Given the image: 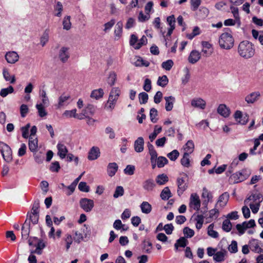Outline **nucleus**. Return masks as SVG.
Segmentation results:
<instances>
[{
	"instance_id": "nucleus-1",
	"label": "nucleus",
	"mask_w": 263,
	"mask_h": 263,
	"mask_svg": "<svg viewBox=\"0 0 263 263\" xmlns=\"http://www.w3.org/2000/svg\"><path fill=\"white\" fill-rule=\"evenodd\" d=\"M238 52L241 57L249 59L254 55L255 49L251 42L248 41H243L238 45Z\"/></svg>"
},
{
	"instance_id": "nucleus-2",
	"label": "nucleus",
	"mask_w": 263,
	"mask_h": 263,
	"mask_svg": "<svg viewBox=\"0 0 263 263\" xmlns=\"http://www.w3.org/2000/svg\"><path fill=\"white\" fill-rule=\"evenodd\" d=\"M251 175V172L247 168H243L239 171L233 173L229 178V181L236 184L241 182L248 179Z\"/></svg>"
},
{
	"instance_id": "nucleus-3",
	"label": "nucleus",
	"mask_w": 263,
	"mask_h": 263,
	"mask_svg": "<svg viewBox=\"0 0 263 263\" xmlns=\"http://www.w3.org/2000/svg\"><path fill=\"white\" fill-rule=\"evenodd\" d=\"M234 43V39L232 34L223 32L220 35L219 44L221 48L229 50L233 47Z\"/></svg>"
},
{
	"instance_id": "nucleus-4",
	"label": "nucleus",
	"mask_w": 263,
	"mask_h": 263,
	"mask_svg": "<svg viewBox=\"0 0 263 263\" xmlns=\"http://www.w3.org/2000/svg\"><path fill=\"white\" fill-rule=\"evenodd\" d=\"M120 94V90L117 87H114L111 90L108 100L105 105V107L108 109L112 110L115 108Z\"/></svg>"
},
{
	"instance_id": "nucleus-5",
	"label": "nucleus",
	"mask_w": 263,
	"mask_h": 263,
	"mask_svg": "<svg viewBox=\"0 0 263 263\" xmlns=\"http://www.w3.org/2000/svg\"><path fill=\"white\" fill-rule=\"evenodd\" d=\"M177 194L179 196H181L183 192L187 189V175L184 174L181 177H178L177 179Z\"/></svg>"
},
{
	"instance_id": "nucleus-6",
	"label": "nucleus",
	"mask_w": 263,
	"mask_h": 263,
	"mask_svg": "<svg viewBox=\"0 0 263 263\" xmlns=\"http://www.w3.org/2000/svg\"><path fill=\"white\" fill-rule=\"evenodd\" d=\"M1 152L4 159L7 162L12 160V152L10 147L7 144L0 142Z\"/></svg>"
},
{
	"instance_id": "nucleus-7",
	"label": "nucleus",
	"mask_w": 263,
	"mask_h": 263,
	"mask_svg": "<svg viewBox=\"0 0 263 263\" xmlns=\"http://www.w3.org/2000/svg\"><path fill=\"white\" fill-rule=\"evenodd\" d=\"M80 205L85 212H89L94 206V202L92 199L83 198L80 200Z\"/></svg>"
},
{
	"instance_id": "nucleus-8",
	"label": "nucleus",
	"mask_w": 263,
	"mask_h": 263,
	"mask_svg": "<svg viewBox=\"0 0 263 263\" xmlns=\"http://www.w3.org/2000/svg\"><path fill=\"white\" fill-rule=\"evenodd\" d=\"M190 206L197 211L200 208V200L197 194H192L190 197Z\"/></svg>"
},
{
	"instance_id": "nucleus-9",
	"label": "nucleus",
	"mask_w": 263,
	"mask_h": 263,
	"mask_svg": "<svg viewBox=\"0 0 263 263\" xmlns=\"http://www.w3.org/2000/svg\"><path fill=\"white\" fill-rule=\"evenodd\" d=\"M234 118L236 121L242 125L246 124L249 121V116L248 114L242 115L240 110H237L234 114Z\"/></svg>"
},
{
	"instance_id": "nucleus-10",
	"label": "nucleus",
	"mask_w": 263,
	"mask_h": 263,
	"mask_svg": "<svg viewBox=\"0 0 263 263\" xmlns=\"http://www.w3.org/2000/svg\"><path fill=\"white\" fill-rule=\"evenodd\" d=\"M260 96L261 95L259 91H254L245 97V101L248 104H253L259 99Z\"/></svg>"
},
{
	"instance_id": "nucleus-11",
	"label": "nucleus",
	"mask_w": 263,
	"mask_h": 263,
	"mask_svg": "<svg viewBox=\"0 0 263 263\" xmlns=\"http://www.w3.org/2000/svg\"><path fill=\"white\" fill-rule=\"evenodd\" d=\"M100 155V149L98 147H92L88 152V159L89 160H95L97 159Z\"/></svg>"
},
{
	"instance_id": "nucleus-12",
	"label": "nucleus",
	"mask_w": 263,
	"mask_h": 263,
	"mask_svg": "<svg viewBox=\"0 0 263 263\" xmlns=\"http://www.w3.org/2000/svg\"><path fill=\"white\" fill-rule=\"evenodd\" d=\"M69 48L62 47L59 52V58L61 61L65 63L69 58Z\"/></svg>"
},
{
	"instance_id": "nucleus-13",
	"label": "nucleus",
	"mask_w": 263,
	"mask_h": 263,
	"mask_svg": "<svg viewBox=\"0 0 263 263\" xmlns=\"http://www.w3.org/2000/svg\"><path fill=\"white\" fill-rule=\"evenodd\" d=\"M5 57L7 62L10 64L16 63L19 59L18 54L15 51H9L6 53Z\"/></svg>"
},
{
	"instance_id": "nucleus-14",
	"label": "nucleus",
	"mask_w": 263,
	"mask_h": 263,
	"mask_svg": "<svg viewBox=\"0 0 263 263\" xmlns=\"http://www.w3.org/2000/svg\"><path fill=\"white\" fill-rule=\"evenodd\" d=\"M156 186L154 180L152 178L146 179L142 184L143 189L147 192L152 191Z\"/></svg>"
},
{
	"instance_id": "nucleus-15",
	"label": "nucleus",
	"mask_w": 263,
	"mask_h": 263,
	"mask_svg": "<svg viewBox=\"0 0 263 263\" xmlns=\"http://www.w3.org/2000/svg\"><path fill=\"white\" fill-rule=\"evenodd\" d=\"M200 58V53L196 50H193L191 52L188 57V61L190 63L194 64L197 63Z\"/></svg>"
},
{
	"instance_id": "nucleus-16",
	"label": "nucleus",
	"mask_w": 263,
	"mask_h": 263,
	"mask_svg": "<svg viewBox=\"0 0 263 263\" xmlns=\"http://www.w3.org/2000/svg\"><path fill=\"white\" fill-rule=\"evenodd\" d=\"M259 241L257 239H253L249 242L251 250L255 253H260L262 249L259 247Z\"/></svg>"
},
{
	"instance_id": "nucleus-17",
	"label": "nucleus",
	"mask_w": 263,
	"mask_h": 263,
	"mask_svg": "<svg viewBox=\"0 0 263 263\" xmlns=\"http://www.w3.org/2000/svg\"><path fill=\"white\" fill-rule=\"evenodd\" d=\"M144 139L142 137H138L134 142V149L137 153H141L144 149Z\"/></svg>"
},
{
	"instance_id": "nucleus-18",
	"label": "nucleus",
	"mask_w": 263,
	"mask_h": 263,
	"mask_svg": "<svg viewBox=\"0 0 263 263\" xmlns=\"http://www.w3.org/2000/svg\"><path fill=\"white\" fill-rule=\"evenodd\" d=\"M192 106L203 109L205 107L206 102L201 98L194 99L191 101Z\"/></svg>"
},
{
	"instance_id": "nucleus-19",
	"label": "nucleus",
	"mask_w": 263,
	"mask_h": 263,
	"mask_svg": "<svg viewBox=\"0 0 263 263\" xmlns=\"http://www.w3.org/2000/svg\"><path fill=\"white\" fill-rule=\"evenodd\" d=\"M38 140L37 138H33L32 137H29L28 146L29 150L34 153L37 151L38 147Z\"/></svg>"
},
{
	"instance_id": "nucleus-20",
	"label": "nucleus",
	"mask_w": 263,
	"mask_h": 263,
	"mask_svg": "<svg viewBox=\"0 0 263 263\" xmlns=\"http://www.w3.org/2000/svg\"><path fill=\"white\" fill-rule=\"evenodd\" d=\"M118 169V166L116 162L109 163L107 167V174L109 176H114Z\"/></svg>"
},
{
	"instance_id": "nucleus-21",
	"label": "nucleus",
	"mask_w": 263,
	"mask_h": 263,
	"mask_svg": "<svg viewBox=\"0 0 263 263\" xmlns=\"http://www.w3.org/2000/svg\"><path fill=\"white\" fill-rule=\"evenodd\" d=\"M57 148L58 149V155L59 157L61 159L65 158L68 153V149L66 146L63 144L58 143Z\"/></svg>"
},
{
	"instance_id": "nucleus-22",
	"label": "nucleus",
	"mask_w": 263,
	"mask_h": 263,
	"mask_svg": "<svg viewBox=\"0 0 263 263\" xmlns=\"http://www.w3.org/2000/svg\"><path fill=\"white\" fill-rule=\"evenodd\" d=\"M122 28H123V22L122 21H119L117 22L115 29L114 31V34L116 40H118L122 36Z\"/></svg>"
},
{
	"instance_id": "nucleus-23",
	"label": "nucleus",
	"mask_w": 263,
	"mask_h": 263,
	"mask_svg": "<svg viewBox=\"0 0 263 263\" xmlns=\"http://www.w3.org/2000/svg\"><path fill=\"white\" fill-rule=\"evenodd\" d=\"M155 181L157 184L163 185L168 181V177L165 174H159L156 177Z\"/></svg>"
},
{
	"instance_id": "nucleus-24",
	"label": "nucleus",
	"mask_w": 263,
	"mask_h": 263,
	"mask_svg": "<svg viewBox=\"0 0 263 263\" xmlns=\"http://www.w3.org/2000/svg\"><path fill=\"white\" fill-rule=\"evenodd\" d=\"M30 228L29 222H28V219H26L22 228V236L23 237L28 238L30 232Z\"/></svg>"
},
{
	"instance_id": "nucleus-25",
	"label": "nucleus",
	"mask_w": 263,
	"mask_h": 263,
	"mask_svg": "<svg viewBox=\"0 0 263 263\" xmlns=\"http://www.w3.org/2000/svg\"><path fill=\"white\" fill-rule=\"evenodd\" d=\"M39 213L31 212L30 213H28L27 215V219H28V222H29L30 224L31 222L33 224H37L39 221Z\"/></svg>"
},
{
	"instance_id": "nucleus-26",
	"label": "nucleus",
	"mask_w": 263,
	"mask_h": 263,
	"mask_svg": "<svg viewBox=\"0 0 263 263\" xmlns=\"http://www.w3.org/2000/svg\"><path fill=\"white\" fill-rule=\"evenodd\" d=\"M202 197L206 199L203 201V204L206 206L208 205L209 202L211 201L213 196L211 192H210L206 187H203L202 190Z\"/></svg>"
},
{
	"instance_id": "nucleus-27",
	"label": "nucleus",
	"mask_w": 263,
	"mask_h": 263,
	"mask_svg": "<svg viewBox=\"0 0 263 263\" xmlns=\"http://www.w3.org/2000/svg\"><path fill=\"white\" fill-rule=\"evenodd\" d=\"M217 112L223 117H228L229 116L230 112L228 108L225 104H220L217 108Z\"/></svg>"
},
{
	"instance_id": "nucleus-28",
	"label": "nucleus",
	"mask_w": 263,
	"mask_h": 263,
	"mask_svg": "<svg viewBox=\"0 0 263 263\" xmlns=\"http://www.w3.org/2000/svg\"><path fill=\"white\" fill-rule=\"evenodd\" d=\"M164 99L166 101L165 109L167 111H171L173 107L174 102L175 100V98L173 96L165 97Z\"/></svg>"
},
{
	"instance_id": "nucleus-29",
	"label": "nucleus",
	"mask_w": 263,
	"mask_h": 263,
	"mask_svg": "<svg viewBox=\"0 0 263 263\" xmlns=\"http://www.w3.org/2000/svg\"><path fill=\"white\" fill-rule=\"evenodd\" d=\"M104 91L102 88L93 90L90 94V97L96 100L103 98Z\"/></svg>"
},
{
	"instance_id": "nucleus-30",
	"label": "nucleus",
	"mask_w": 263,
	"mask_h": 263,
	"mask_svg": "<svg viewBox=\"0 0 263 263\" xmlns=\"http://www.w3.org/2000/svg\"><path fill=\"white\" fill-rule=\"evenodd\" d=\"M96 111V107L92 104H88L87 106L83 109V112L85 115V117L93 116Z\"/></svg>"
},
{
	"instance_id": "nucleus-31",
	"label": "nucleus",
	"mask_w": 263,
	"mask_h": 263,
	"mask_svg": "<svg viewBox=\"0 0 263 263\" xmlns=\"http://www.w3.org/2000/svg\"><path fill=\"white\" fill-rule=\"evenodd\" d=\"M229 194L228 192L223 193L219 196L217 203H219L220 206H225L229 200Z\"/></svg>"
},
{
	"instance_id": "nucleus-32",
	"label": "nucleus",
	"mask_w": 263,
	"mask_h": 263,
	"mask_svg": "<svg viewBox=\"0 0 263 263\" xmlns=\"http://www.w3.org/2000/svg\"><path fill=\"white\" fill-rule=\"evenodd\" d=\"M172 196V193L167 186L164 187L160 194V197L163 200H167Z\"/></svg>"
},
{
	"instance_id": "nucleus-33",
	"label": "nucleus",
	"mask_w": 263,
	"mask_h": 263,
	"mask_svg": "<svg viewBox=\"0 0 263 263\" xmlns=\"http://www.w3.org/2000/svg\"><path fill=\"white\" fill-rule=\"evenodd\" d=\"M140 208L142 212L146 214L150 213L152 210L151 204L147 201H143L140 205Z\"/></svg>"
},
{
	"instance_id": "nucleus-34",
	"label": "nucleus",
	"mask_w": 263,
	"mask_h": 263,
	"mask_svg": "<svg viewBox=\"0 0 263 263\" xmlns=\"http://www.w3.org/2000/svg\"><path fill=\"white\" fill-rule=\"evenodd\" d=\"M180 163L184 167H189L190 166V154H189V153H184L183 157L181 159Z\"/></svg>"
},
{
	"instance_id": "nucleus-35",
	"label": "nucleus",
	"mask_w": 263,
	"mask_h": 263,
	"mask_svg": "<svg viewBox=\"0 0 263 263\" xmlns=\"http://www.w3.org/2000/svg\"><path fill=\"white\" fill-rule=\"evenodd\" d=\"M162 131V127L158 125L154 127V132L149 135V139L151 142H153L157 137V135Z\"/></svg>"
},
{
	"instance_id": "nucleus-36",
	"label": "nucleus",
	"mask_w": 263,
	"mask_h": 263,
	"mask_svg": "<svg viewBox=\"0 0 263 263\" xmlns=\"http://www.w3.org/2000/svg\"><path fill=\"white\" fill-rule=\"evenodd\" d=\"M184 153H189V154L192 153L194 149V143L192 140H189L184 145Z\"/></svg>"
},
{
	"instance_id": "nucleus-37",
	"label": "nucleus",
	"mask_w": 263,
	"mask_h": 263,
	"mask_svg": "<svg viewBox=\"0 0 263 263\" xmlns=\"http://www.w3.org/2000/svg\"><path fill=\"white\" fill-rule=\"evenodd\" d=\"M188 243L187 240L184 237H181L178 239L174 245V247L176 250L178 249V247L184 248Z\"/></svg>"
},
{
	"instance_id": "nucleus-38",
	"label": "nucleus",
	"mask_w": 263,
	"mask_h": 263,
	"mask_svg": "<svg viewBox=\"0 0 263 263\" xmlns=\"http://www.w3.org/2000/svg\"><path fill=\"white\" fill-rule=\"evenodd\" d=\"M238 163V161L237 159H235L233 161V162L231 163L230 166H229L228 170L226 172V175L227 176H230L234 171V168L236 167Z\"/></svg>"
},
{
	"instance_id": "nucleus-39",
	"label": "nucleus",
	"mask_w": 263,
	"mask_h": 263,
	"mask_svg": "<svg viewBox=\"0 0 263 263\" xmlns=\"http://www.w3.org/2000/svg\"><path fill=\"white\" fill-rule=\"evenodd\" d=\"M158 116V111L155 108H152L150 110L149 112V116L150 119L152 122L156 123L158 121V118L157 117Z\"/></svg>"
},
{
	"instance_id": "nucleus-40",
	"label": "nucleus",
	"mask_w": 263,
	"mask_h": 263,
	"mask_svg": "<svg viewBox=\"0 0 263 263\" xmlns=\"http://www.w3.org/2000/svg\"><path fill=\"white\" fill-rule=\"evenodd\" d=\"M213 228L214 224L213 223L210 224L208 228V234L211 237L214 238H217L219 236L218 233L217 231H214Z\"/></svg>"
},
{
	"instance_id": "nucleus-41",
	"label": "nucleus",
	"mask_w": 263,
	"mask_h": 263,
	"mask_svg": "<svg viewBox=\"0 0 263 263\" xmlns=\"http://www.w3.org/2000/svg\"><path fill=\"white\" fill-rule=\"evenodd\" d=\"M168 82V79L166 76L164 75L162 77H159L157 81V84L161 87H165Z\"/></svg>"
},
{
	"instance_id": "nucleus-42",
	"label": "nucleus",
	"mask_w": 263,
	"mask_h": 263,
	"mask_svg": "<svg viewBox=\"0 0 263 263\" xmlns=\"http://www.w3.org/2000/svg\"><path fill=\"white\" fill-rule=\"evenodd\" d=\"M117 80V74L114 71H111L109 73L108 79H107V83L108 84L112 86H113Z\"/></svg>"
},
{
	"instance_id": "nucleus-43",
	"label": "nucleus",
	"mask_w": 263,
	"mask_h": 263,
	"mask_svg": "<svg viewBox=\"0 0 263 263\" xmlns=\"http://www.w3.org/2000/svg\"><path fill=\"white\" fill-rule=\"evenodd\" d=\"M14 91L13 87L9 86L6 88H3L0 91V95L2 97H6L8 94L11 93Z\"/></svg>"
},
{
	"instance_id": "nucleus-44",
	"label": "nucleus",
	"mask_w": 263,
	"mask_h": 263,
	"mask_svg": "<svg viewBox=\"0 0 263 263\" xmlns=\"http://www.w3.org/2000/svg\"><path fill=\"white\" fill-rule=\"evenodd\" d=\"M232 223L229 219H225L222 223V230L227 232H230L232 229Z\"/></svg>"
},
{
	"instance_id": "nucleus-45",
	"label": "nucleus",
	"mask_w": 263,
	"mask_h": 263,
	"mask_svg": "<svg viewBox=\"0 0 263 263\" xmlns=\"http://www.w3.org/2000/svg\"><path fill=\"white\" fill-rule=\"evenodd\" d=\"M70 16H66L64 18L63 21V29L69 30L71 28V23L70 22Z\"/></svg>"
},
{
	"instance_id": "nucleus-46",
	"label": "nucleus",
	"mask_w": 263,
	"mask_h": 263,
	"mask_svg": "<svg viewBox=\"0 0 263 263\" xmlns=\"http://www.w3.org/2000/svg\"><path fill=\"white\" fill-rule=\"evenodd\" d=\"M150 63L149 62L147 61H144L142 58L141 57H138L137 61L135 62V66L137 67H141V66H145L148 67L149 66Z\"/></svg>"
},
{
	"instance_id": "nucleus-47",
	"label": "nucleus",
	"mask_w": 263,
	"mask_h": 263,
	"mask_svg": "<svg viewBox=\"0 0 263 263\" xmlns=\"http://www.w3.org/2000/svg\"><path fill=\"white\" fill-rule=\"evenodd\" d=\"M168 163L167 159L163 156H160L157 158V164L159 168L163 167L165 164Z\"/></svg>"
},
{
	"instance_id": "nucleus-48",
	"label": "nucleus",
	"mask_w": 263,
	"mask_h": 263,
	"mask_svg": "<svg viewBox=\"0 0 263 263\" xmlns=\"http://www.w3.org/2000/svg\"><path fill=\"white\" fill-rule=\"evenodd\" d=\"M70 98V96L64 94L62 95L59 98L58 107H60L65 104V103Z\"/></svg>"
},
{
	"instance_id": "nucleus-49",
	"label": "nucleus",
	"mask_w": 263,
	"mask_h": 263,
	"mask_svg": "<svg viewBox=\"0 0 263 263\" xmlns=\"http://www.w3.org/2000/svg\"><path fill=\"white\" fill-rule=\"evenodd\" d=\"M261 197V195L260 194H252L250 195L247 199L245 200V203H247L248 200H252L254 202H258L260 201V199Z\"/></svg>"
},
{
	"instance_id": "nucleus-50",
	"label": "nucleus",
	"mask_w": 263,
	"mask_h": 263,
	"mask_svg": "<svg viewBox=\"0 0 263 263\" xmlns=\"http://www.w3.org/2000/svg\"><path fill=\"white\" fill-rule=\"evenodd\" d=\"M209 12V11L208 8L204 7H201L197 13V14L200 18H202L206 17L208 16Z\"/></svg>"
},
{
	"instance_id": "nucleus-51",
	"label": "nucleus",
	"mask_w": 263,
	"mask_h": 263,
	"mask_svg": "<svg viewBox=\"0 0 263 263\" xmlns=\"http://www.w3.org/2000/svg\"><path fill=\"white\" fill-rule=\"evenodd\" d=\"M36 108L38 110L39 115L41 117H44L47 114L42 104H37Z\"/></svg>"
},
{
	"instance_id": "nucleus-52",
	"label": "nucleus",
	"mask_w": 263,
	"mask_h": 263,
	"mask_svg": "<svg viewBox=\"0 0 263 263\" xmlns=\"http://www.w3.org/2000/svg\"><path fill=\"white\" fill-rule=\"evenodd\" d=\"M174 65V62L172 60H168L162 62L161 64L162 67L166 70H170Z\"/></svg>"
},
{
	"instance_id": "nucleus-53",
	"label": "nucleus",
	"mask_w": 263,
	"mask_h": 263,
	"mask_svg": "<svg viewBox=\"0 0 263 263\" xmlns=\"http://www.w3.org/2000/svg\"><path fill=\"white\" fill-rule=\"evenodd\" d=\"M139 99L140 104H145L147 102L148 96L145 92H141L139 94Z\"/></svg>"
},
{
	"instance_id": "nucleus-54",
	"label": "nucleus",
	"mask_w": 263,
	"mask_h": 263,
	"mask_svg": "<svg viewBox=\"0 0 263 263\" xmlns=\"http://www.w3.org/2000/svg\"><path fill=\"white\" fill-rule=\"evenodd\" d=\"M124 193V190L123 187L121 186H118L116 188L113 196L115 198H117L119 197L123 196Z\"/></svg>"
},
{
	"instance_id": "nucleus-55",
	"label": "nucleus",
	"mask_w": 263,
	"mask_h": 263,
	"mask_svg": "<svg viewBox=\"0 0 263 263\" xmlns=\"http://www.w3.org/2000/svg\"><path fill=\"white\" fill-rule=\"evenodd\" d=\"M213 258L216 261H222L224 260V254L221 251L217 252L214 254Z\"/></svg>"
},
{
	"instance_id": "nucleus-56",
	"label": "nucleus",
	"mask_w": 263,
	"mask_h": 263,
	"mask_svg": "<svg viewBox=\"0 0 263 263\" xmlns=\"http://www.w3.org/2000/svg\"><path fill=\"white\" fill-rule=\"evenodd\" d=\"M179 156V153L177 149H174L167 154V157L172 161H175Z\"/></svg>"
},
{
	"instance_id": "nucleus-57",
	"label": "nucleus",
	"mask_w": 263,
	"mask_h": 263,
	"mask_svg": "<svg viewBox=\"0 0 263 263\" xmlns=\"http://www.w3.org/2000/svg\"><path fill=\"white\" fill-rule=\"evenodd\" d=\"M190 3L191 5V10L193 11H196L200 5L201 0H191Z\"/></svg>"
},
{
	"instance_id": "nucleus-58",
	"label": "nucleus",
	"mask_w": 263,
	"mask_h": 263,
	"mask_svg": "<svg viewBox=\"0 0 263 263\" xmlns=\"http://www.w3.org/2000/svg\"><path fill=\"white\" fill-rule=\"evenodd\" d=\"M183 232L185 236L187 238L192 237L195 234L194 230L189 227H185L183 230Z\"/></svg>"
},
{
	"instance_id": "nucleus-59",
	"label": "nucleus",
	"mask_w": 263,
	"mask_h": 263,
	"mask_svg": "<svg viewBox=\"0 0 263 263\" xmlns=\"http://www.w3.org/2000/svg\"><path fill=\"white\" fill-rule=\"evenodd\" d=\"M64 240L66 243V250L67 251L70 248V245L72 243L73 238L70 234H66L65 236Z\"/></svg>"
},
{
	"instance_id": "nucleus-60",
	"label": "nucleus",
	"mask_w": 263,
	"mask_h": 263,
	"mask_svg": "<svg viewBox=\"0 0 263 263\" xmlns=\"http://www.w3.org/2000/svg\"><path fill=\"white\" fill-rule=\"evenodd\" d=\"M229 251L232 253H235L238 251L237 243L236 241L233 240L228 247Z\"/></svg>"
},
{
	"instance_id": "nucleus-61",
	"label": "nucleus",
	"mask_w": 263,
	"mask_h": 263,
	"mask_svg": "<svg viewBox=\"0 0 263 263\" xmlns=\"http://www.w3.org/2000/svg\"><path fill=\"white\" fill-rule=\"evenodd\" d=\"M29 112V108L27 105L22 104L20 106V114L22 118H24L26 116L27 114Z\"/></svg>"
},
{
	"instance_id": "nucleus-62",
	"label": "nucleus",
	"mask_w": 263,
	"mask_h": 263,
	"mask_svg": "<svg viewBox=\"0 0 263 263\" xmlns=\"http://www.w3.org/2000/svg\"><path fill=\"white\" fill-rule=\"evenodd\" d=\"M151 84V80L149 79H145L144 80V85L143 87V89L147 92H149L152 89Z\"/></svg>"
},
{
	"instance_id": "nucleus-63",
	"label": "nucleus",
	"mask_w": 263,
	"mask_h": 263,
	"mask_svg": "<svg viewBox=\"0 0 263 263\" xmlns=\"http://www.w3.org/2000/svg\"><path fill=\"white\" fill-rule=\"evenodd\" d=\"M152 248V244L149 241H147L144 240L143 241V249L145 251V252L147 253H149L151 252V250Z\"/></svg>"
},
{
	"instance_id": "nucleus-64",
	"label": "nucleus",
	"mask_w": 263,
	"mask_h": 263,
	"mask_svg": "<svg viewBox=\"0 0 263 263\" xmlns=\"http://www.w3.org/2000/svg\"><path fill=\"white\" fill-rule=\"evenodd\" d=\"M135 167L134 165H127L126 168L124 170V172L125 174L128 175H132L134 174Z\"/></svg>"
}]
</instances>
